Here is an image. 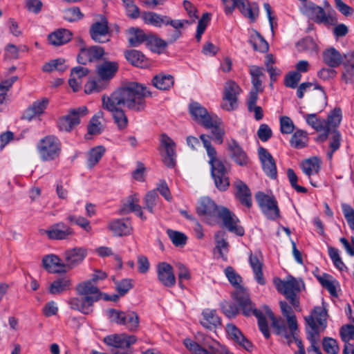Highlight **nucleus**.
Listing matches in <instances>:
<instances>
[{"label": "nucleus", "instance_id": "nucleus-41", "mask_svg": "<svg viewBox=\"0 0 354 354\" xmlns=\"http://www.w3.org/2000/svg\"><path fill=\"white\" fill-rule=\"evenodd\" d=\"M235 299L238 302L239 306L245 316L252 315V312L255 306L247 294L244 292L239 293L236 295Z\"/></svg>", "mask_w": 354, "mask_h": 354}, {"label": "nucleus", "instance_id": "nucleus-44", "mask_svg": "<svg viewBox=\"0 0 354 354\" xmlns=\"http://www.w3.org/2000/svg\"><path fill=\"white\" fill-rule=\"evenodd\" d=\"M279 304L283 315L287 319L289 330H297V322L292 308L284 301H280Z\"/></svg>", "mask_w": 354, "mask_h": 354}, {"label": "nucleus", "instance_id": "nucleus-24", "mask_svg": "<svg viewBox=\"0 0 354 354\" xmlns=\"http://www.w3.org/2000/svg\"><path fill=\"white\" fill-rule=\"evenodd\" d=\"M158 280L166 287L171 288L176 284V277L172 266L166 263L161 262L157 266Z\"/></svg>", "mask_w": 354, "mask_h": 354}, {"label": "nucleus", "instance_id": "nucleus-27", "mask_svg": "<svg viewBox=\"0 0 354 354\" xmlns=\"http://www.w3.org/2000/svg\"><path fill=\"white\" fill-rule=\"evenodd\" d=\"M86 255V250L83 248H75L66 250L64 253L66 268H73L80 264Z\"/></svg>", "mask_w": 354, "mask_h": 354}, {"label": "nucleus", "instance_id": "nucleus-28", "mask_svg": "<svg viewBox=\"0 0 354 354\" xmlns=\"http://www.w3.org/2000/svg\"><path fill=\"white\" fill-rule=\"evenodd\" d=\"M226 332L231 339L245 350L250 351L252 348V344L242 334L241 331L234 324H227Z\"/></svg>", "mask_w": 354, "mask_h": 354}, {"label": "nucleus", "instance_id": "nucleus-14", "mask_svg": "<svg viewBox=\"0 0 354 354\" xmlns=\"http://www.w3.org/2000/svg\"><path fill=\"white\" fill-rule=\"evenodd\" d=\"M221 206L217 205L208 197L203 198L197 207V213L203 216L209 225H214L216 221V217Z\"/></svg>", "mask_w": 354, "mask_h": 354}, {"label": "nucleus", "instance_id": "nucleus-57", "mask_svg": "<svg viewBox=\"0 0 354 354\" xmlns=\"http://www.w3.org/2000/svg\"><path fill=\"white\" fill-rule=\"evenodd\" d=\"M322 346L324 351L329 354H337L339 351L337 342L332 337H324L322 340Z\"/></svg>", "mask_w": 354, "mask_h": 354}, {"label": "nucleus", "instance_id": "nucleus-47", "mask_svg": "<svg viewBox=\"0 0 354 354\" xmlns=\"http://www.w3.org/2000/svg\"><path fill=\"white\" fill-rule=\"evenodd\" d=\"M160 198L155 189L149 191L143 198L144 208L149 212L154 214L155 207L159 203Z\"/></svg>", "mask_w": 354, "mask_h": 354}, {"label": "nucleus", "instance_id": "nucleus-37", "mask_svg": "<svg viewBox=\"0 0 354 354\" xmlns=\"http://www.w3.org/2000/svg\"><path fill=\"white\" fill-rule=\"evenodd\" d=\"M104 112L99 111L91 119L88 125V132L86 135V138L89 139V136L100 134L104 130V126L101 122V120L104 118Z\"/></svg>", "mask_w": 354, "mask_h": 354}, {"label": "nucleus", "instance_id": "nucleus-30", "mask_svg": "<svg viewBox=\"0 0 354 354\" xmlns=\"http://www.w3.org/2000/svg\"><path fill=\"white\" fill-rule=\"evenodd\" d=\"M202 317L200 321L201 325L209 330H214L221 324V318L215 310L209 308L203 310Z\"/></svg>", "mask_w": 354, "mask_h": 354}, {"label": "nucleus", "instance_id": "nucleus-8", "mask_svg": "<svg viewBox=\"0 0 354 354\" xmlns=\"http://www.w3.org/2000/svg\"><path fill=\"white\" fill-rule=\"evenodd\" d=\"M37 149L41 159L44 161H49L55 160L59 156L62 145L57 137L47 136L39 141Z\"/></svg>", "mask_w": 354, "mask_h": 354}, {"label": "nucleus", "instance_id": "nucleus-49", "mask_svg": "<svg viewBox=\"0 0 354 354\" xmlns=\"http://www.w3.org/2000/svg\"><path fill=\"white\" fill-rule=\"evenodd\" d=\"M225 236V232L223 231H218L214 234L216 248L220 256L225 260L226 258L225 257L224 252L227 253L228 252L229 247V243L226 241Z\"/></svg>", "mask_w": 354, "mask_h": 354}, {"label": "nucleus", "instance_id": "nucleus-17", "mask_svg": "<svg viewBox=\"0 0 354 354\" xmlns=\"http://www.w3.org/2000/svg\"><path fill=\"white\" fill-rule=\"evenodd\" d=\"M326 316L327 313L325 309L321 306H315L311 315L305 318L306 324L310 328L308 333L314 334L315 332V334L319 335L318 327L315 321L321 327L325 328L326 326Z\"/></svg>", "mask_w": 354, "mask_h": 354}, {"label": "nucleus", "instance_id": "nucleus-20", "mask_svg": "<svg viewBox=\"0 0 354 354\" xmlns=\"http://www.w3.org/2000/svg\"><path fill=\"white\" fill-rule=\"evenodd\" d=\"M105 54L104 48L100 46H92L89 48H82L77 55V62L86 65L88 62L100 60Z\"/></svg>", "mask_w": 354, "mask_h": 354}, {"label": "nucleus", "instance_id": "nucleus-51", "mask_svg": "<svg viewBox=\"0 0 354 354\" xmlns=\"http://www.w3.org/2000/svg\"><path fill=\"white\" fill-rule=\"evenodd\" d=\"M307 8L317 23H328V17L322 7L310 3Z\"/></svg>", "mask_w": 354, "mask_h": 354}, {"label": "nucleus", "instance_id": "nucleus-5", "mask_svg": "<svg viewBox=\"0 0 354 354\" xmlns=\"http://www.w3.org/2000/svg\"><path fill=\"white\" fill-rule=\"evenodd\" d=\"M183 343L185 346L194 354H233L224 345L207 336L204 337L203 344L208 350L189 338L184 339Z\"/></svg>", "mask_w": 354, "mask_h": 354}, {"label": "nucleus", "instance_id": "nucleus-36", "mask_svg": "<svg viewBox=\"0 0 354 354\" xmlns=\"http://www.w3.org/2000/svg\"><path fill=\"white\" fill-rule=\"evenodd\" d=\"M212 126L209 127H204L205 129H211V134L212 136H208L209 140L211 142V139L213 140L217 144H222L223 142V137L225 134V130L223 128L219 126L221 121L220 119L216 116L212 120Z\"/></svg>", "mask_w": 354, "mask_h": 354}, {"label": "nucleus", "instance_id": "nucleus-39", "mask_svg": "<svg viewBox=\"0 0 354 354\" xmlns=\"http://www.w3.org/2000/svg\"><path fill=\"white\" fill-rule=\"evenodd\" d=\"M249 263L252 268L257 282L260 285L266 283L262 272L263 263L259 258L252 253L249 256Z\"/></svg>", "mask_w": 354, "mask_h": 354}, {"label": "nucleus", "instance_id": "nucleus-11", "mask_svg": "<svg viewBox=\"0 0 354 354\" xmlns=\"http://www.w3.org/2000/svg\"><path fill=\"white\" fill-rule=\"evenodd\" d=\"M220 219L223 225L230 232H232L238 236H243L245 233L244 228L239 223V219L234 213L231 212L225 207H221L219 213L216 217V221Z\"/></svg>", "mask_w": 354, "mask_h": 354}, {"label": "nucleus", "instance_id": "nucleus-61", "mask_svg": "<svg viewBox=\"0 0 354 354\" xmlns=\"http://www.w3.org/2000/svg\"><path fill=\"white\" fill-rule=\"evenodd\" d=\"M328 255L332 260L334 266L340 270H343L344 269H346V266L344 263L342 261L341 257L339 254V250L332 246L328 248Z\"/></svg>", "mask_w": 354, "mask_h": 354}, {"label": "nucleus", "instance_id": "nucleus-25", "mask_svg": "<svg viewBox=\"0 0 354 354\" xmlns=\"http://www.w3.org/2000/svg\"><path fill=\"white\" fill-rule=\"evenodd\" d=\"M236 189L234 196L242 205L250 209L252 206V193L248 186L242 180H236L234 183Z\"/></svg>", "mask_w": 354, "mask_h": 354}, {"label": "nucleus", "instance_id": "nucleus-32", "mask_svg": "<svg viewBox=\"0 0 354 354\" xmlns=\"http://www.w3.org/2000/svg\"><path fill=\"white\" fill-rule=\"evenodd\" d=\"M49 100L46 97L38 100L32 103L24 112L23 118L31 120L35 117L42 114L47 108Z\"/></svg>", "mask_w": 354, "mask_h": 354}, {"label": "nucleus", "instance_id": "nucleus-16", "mask_svg": "<svg viewBox=\"0 0 354 354\" xmlns=\"http://www.w3.org/2000/svg\"><path fill=\"white\" fill-rule=\"evenodd\" d=\"M189 111L192 118L203 127L212 126V120L216 115H211L200 103L194 102L189 105Z\"/></svg>", "mask_w": 354, "mask_h": 354}, {"label": "nucleus", "instance_id": "nucleus-45", "mask_svg": "<svg viewBox=\"0 0 354 354\" xmlns=\"http://www.w3.org/2000/svg\"><path fill=\"white\" fill-rule=\"evenodd\" d=\"M301 167L303 172L310 177L311 175L319 173L320 170V162L317 158L314 157L303 161Z\"/></svg>", "mask_w": 354, "mask_h": 354}, {"label": "nucleus", "instance_id": "nucleus-3", "mask_svg": "<svg viewBox=\"0 0 354 354\" xmlns=\"http://www.w3.org/2000/svg\"><path fill=\"white\" fill-rule=\"evenodd\" d=\"M207 154L209 158V164L211 167V174L214 180L216 187L221 192L226 191L230 187L229 178L227 176V169L221 160L217 158L216 149L210 144L208 136L205 134L200 136Z\"/></svg>", "mask_w": 354, "mask_h": 354}, {"label": "nucleus", "instance_id": "nucleus-21", "mask_svg": "<svg viewBox=\"0 0 354 354\" xmlns=\"http://www.w3.org/2000/svg\"><path fill=\"white\" fill-rule=\"evenodd\" d=\"M160 146L165 151V156L163 157L164 164L167 167H174L176 165V143L167 134L162 133L160 136Z\"/></svg>", "mask_w": 354, "mask_h": 354}, {"label": "nucleus", "instance_id": "nucleus-46", "mask_svg": "<svg viewBox=\"0 0 354 354\" xmlns=\"http://www.w3.org/2000/svg\"><path fill=\"white\" fill-rule=\"evenodd\" d=\"M129 43L131 46L136 47L142 44L144 41H147L148 36L144 32L136 28H131L129 30Z\"/></svg>", "mask_w": 354, "mask_h": 354}, {"label": "nucleus", "instance_id": "nucleus-19", "mask_svg": "<svg viewBox=\"0 0 354 354\" xmlns=\"http://www.w3.org/2000/svg\"><path fill=\"white\" fill-rule=\"evenodd\" d=\"M136 341L137 337L135 335L126 333L110 335L104 338V342L108 346L121 349L129 348Z\"/></svg>", "mask_w": 354, "mask_h": 354}, {"label": "nucleus", "instance_id": "nucleus-34", "mask_svg": "<svg viewBox=\"0 0 354 354\" xmlns=\"http://www.w3.org/2000/svg\"><path fill=\"white\" fill-rule=\"evenodd\" d=\"M322 58L324 64L328 67L337 68L342 64L343 55L334 47H330L323 52Z\"/></svg>", "mask_w": 354, "mask_h": 354}, {"label": "nucleus", "instance_id": "nucleus-2", "mask_svg": "<svg viewBox=\"0 0 354 354\" xmlns=\"http://www.w3.org/2000/svg\"><path fill=\"white\" fill-rule=\"evenodd\" d=\"M76 291L82 298H72L69 300L70 307L83 314L88 315L93 311V304L101 299L102 293L99 288L93 284L91 280L85 281L79 283Z\"/></svg>", "mask_w": 354, "mask_h": 354}, {"label": "nucleus", "instance_id": "nucleus-33", "mask_svg": "<svg viewBox=\"0 0 354 354\" xmlns=\"http://www.w3.org/2000/svg\"><path fill=\"white\" fill-rule=\"evenodd\" d=\"M72 32L64 28L58 29L48 36V42L55 46H59L67 44L72 39Z\"/></svg>", "mask_w": 354, "mask_h": 354}, {"label": "nucleus", "instance_id": "nucleus-42", "mask_svg": "<svg viewBox=\"0 0 354 354\" xmlns=\"http://www.w3.org/2000/svg\"><path fill=\"white\" fill-rule=\"evenodd\" d=\"M250 74L252 89L263 91V88L261 78L265 76L263 68L257 66H252L250 67Z\"/></svg>", "mask_w": 354, "mask_h": 354}, {"label": "nucleus", "instance_id": "nucleus-58", "mask_svg": "<svg viewBox=\"0 0 354 354\" xmlns=\"http://www.w3.org/2000/svg\"><path fill=\"white\" fill-rule=\"evenodd\" d=\"M125 311L118 310L114 308H109L106 310V315L111 322L122 325L124 323Z\"/></svg>", "mask_w": 354, "mask_h": 354}, {"label": "nucleus", "instance_id": "nucleus-64", "mask_svg": "<svg viewBox=\"0 0 354 354\" xmlns=\"http://www.w3.org/2000/svg\"><path fill=\"white\" fill-rule=\"evenodd\" d=\"M342 209L347 221V223L351 230H354V209L348 204H342Z\"/></svg>", "mask_w": 354, "mask_h": 354}, {"label": "nucleus", "instance_id": "nucleus-38", "mask_svg": "<svg viewBox=\"0 0 354 354\" xmlns=\"http://www.w3.org/2000/svg\"><path fill=\"white\" fill-rule=\"evenodd\" d=\"M124 56L127 61L135 66L145 68L148 64L145 56L137 50H127Z\"/></svg>", "mask_w": 354, "mask_h": 354}, {"label": "nucleus", "instance_id": "nucleus-43", "mask_svg": "<svg viewBox=\"0 0 354 354\" xmlns=\"http://www.w3.org/2000/svg\"><path fill=\"white\" fill-rule=\"evenodd\" d=\"M71 281L68 277L59 278L55 280L50 286L49 292L58 295L71 288Z\"/></svg>", "mask_w": 354, "mask_h": 354}, {"label": "nucleus", "instance_id": "nucleus-59", "mask_svg": "<svg viewBox=\"0 0 354 354\" xmlns=\"http://www.w3.org/2000/svg\"><path fill=\"white\" fill-rule=\"evenodd\" d=\"M220 306L224 315L229 318H234L239 313L237 305L232 302L224 301Z\"/></svg>", "mask_w": 354, "mask_h": 354}, {"label": "nucleus", "instance_id": "nucleus-50", "mask_svg": "<svg viewBox=\"0 0 354 354\" xmlns=\"http://www.w3.org/2000/svg\"><path fill=\"white\" fill-rule=\"evenodd\" d=\"M124 317L122 325L129 331H136L139 327L140 322L138 314L134 311L128 310L125 311Z\"/></svg>", "mask_w": 354, "mask_h": 354}, {"label": "nucleus", "instance_id": "nucleus-12", "mask_svg": "<svg viewBox=\"0 0 354 354\" xmlns=\"http://www.w3.org/2000/svg\"><path fill=\"white\" fill-rule=\"evenodd\" d=\"M88 111L86 106H82L69 111L68 114L60 118L58 120V127L62 131H71L75 126L80 122V117L86 115Z\"/></svg>", "mask_w": 354, "mask_h": 354}, {"label": "nucleus", "instance_id": "nucleus-10", "mask_svg": "<svg viewBox=\"0 0 354 354\" xmlns=\"http://www.w3.org/2000/svg\"><path fill=\"white\" fill-rule=\"evenodd\" d=\"M255 199L263 213L270 220H275L279 217V209L277 201L273 196L258 192L255 194Z\"/></svg>", "mask_w": 354, "mask_h": 354}, {"label": "nucleus", "instance_id": "nucleus-18", "mask_svg": "<svg viewBox=\"0 0 354 354\" xmlns=\"http://www.w3.org/2000/svg\"><path fill=\"white\" fill-rule=\"evenodd\" d=\"M227 150L230 158L239 166H247L250 162V158L239 142L231 139L227 142Z\"/></svg>", "mask_w": 354, "mask_h": 354}, {"label": "nucleus", "instance_id": "nucleus-13", "mask_svg": "<svg viewBox=\"0 0 354 354\" xmlns=\"http://www.w3.org/2000/svg\"><path fill=\"white\" fill-rule=\"evenodd\" d=\"M39 233L46 235L50 240H66L74 234L73 230L64 222H58L49 226L48 229H41Z\"/></svg>", "mask_w": 354, "mask_h": 354}, {"label": "nucleus", "instance_id": "nucleus-53", "mask_svg": "<svg viewBox=\"0 0 354 354\" xmlns=\"http://www.w3.org/2000/svg\"><path fill=\"white\" fill-rule=\"evenodd\" d=\"M305 119L307 124L317 131H321L327 127L326 120L318 118L315 113L306 114Z\"/></svg>", "mask_w": 354, "mask_h": 354}, {"label": "nucleus", "instance_id": "nucleus-35", "mask_svg": "<svg viewBox=\"0 0 354 354\" xmlns=\"http://www.w3.org/2000/svg\"><path fill=\"white\" fill-rule=\"evenodd\" d=\"M151 83L158 90L167 91L173 86L174 78L169 74L158 73L153 77Z\"/></svg>", "mask_w": 354, "mask_h": 354}, {"label": "nucleus", "instance_id": "nucleus-56", "mask_svg": "<svg viewBox=\"0 0 354 354\" xmlns=\"http://www.w3.org/2000/svg\"><path fill=\"white\" fill-rule=\"evenodd\" d=\"M342 115L341 109L335 108L332 111H330V113L328 114L327 117V120H326L327 127H328L329 128L330 127H337L342 121Z\"/></svg>", "mask_w": 354, "mask_h": 354}, {"label": "nucleus", "instance_id": "nucleus-40", "mask_svg": "<svg viewBox=\"0 0 354 354\" xmlns=\"http://www.w3.org/2000/svg\"><path fill=\"white\" fill-rule=\"evenodd\" d=\"M141 17L146 24L158 28L165 25V20L167 19V15H161L153 12H143Z\"/></svg>", "mask_w": 354, "mask_h": 354}, {"label": "nucleus", "instance_id": "nucleus-62", "mask_svg": "<svg viewBox=\"0 0 354 354\" xmlns=\"http://www.w3.org/2000/svg\"><path fill=\"white\" fill-rule=\"evenodd\" d=\"M297 46L299 50L316 52L317 50V45L315 40L310 37H307L297 43Z\"/></svg>", "mask_w": 354, "mask_h": 354}, {"label": "nucleus", "instance_id": "nucleus-1", "mask_svg": "<svg viewBox=\"0 0 354 354\" xmlns=\"http://www.w3.org/2000/svg\"><path fill=\"white\" fill-rule=\"evenodd\" d=\"M147 97H152V92L147 86L138 82H129L110 95H103L102 106L111 113L118 129L124 130L128 126L129 120L122 107L136 112L142 111L146 107L145 98Z\"/></svg>", "mask_w": 354, "mask_h": 354}, {"label": "nucleus", "instance_id": "nucleus-52", "mask_svg": "<svg viewBox=\"0 0 354 354\" xmlns=\"http://www.w3.org/2000/svg\"><path fill=\"white\" fill-rule=\"evenodd\" d=\"M292 147L296 149L304 148L308 142L307 132L304 130L296 131L290 140Z\"/></svg>", "mask_w": 354, "mask_h": 354}, {"label": "nucleus", "instance_id": "nucleus-55", "mask_svg": "<svg viewBox=\"0 0 354 354\" xmlns=\"http://www.w3.org/2000/svg\"><path fill=\"white\" fill-rule=\"evenodd\" d=\"M167 234L172 243L176 247L184 246L187 243V237L183 232L168 229Z\"/></svg>", "mask_w": 354, "mask_h": 354}, {"label": "nucleus", "instance_id": "nucleus-60", "mask_svg": "<svg viewBox=\"0 0 354 354\" xmlns=\"http://www.w3.org/2000/svg\"><path fill=\"white\" fill-rule=\"evenodd\" d=\"M84 15L78 7H73L66 9L64 12V18L69 22H73L82 19Z\"/></svg>", "mask_w": 354, "mask_h": 354}, {"label": "nucleus", "instance_id": "nucleus-29", "mask_svg": "<svg viewBox=\"0 0 354 354\" xmlns=\"http://www.w3.org/2000/svg\"><path fill=\"white\" fill-rule=\"evenodd\" d=\"M44 268L49 272H65L66 266L62 263L60 258L55 254H48L42 259Z\"/></svg>", "mask_w": 354, "mask_h": 354}, {"label": "nucleus", "instance_id": "nucleus-22", "mask_svg": "<svg viewBox=\"0 0 354 354\" xmlns=\"http://www.w3.org/2000/svg\"><path fill=\"white\" fill-rule=\"evenodd\" d=\"M258 154L263 171L272 179H275L277 176V166L274 159L270 153L264 147H259Z\"/></svg>", "mask_w": 354, "mask_h": 354}, {"label": "nucleus", "instance_id": "nucleus-26", "mask_svg": "<svg viewBox=\"0 0 354 354\" xmlns=\"http://www.w3.org/2000/svg\"><path fill=\"white\" fill-rule=\"evenodd\" d=\"M108 229L115 236H127L131 234L133 227L130 221L125 218H117L108 223Z\"/></svg>", "mask_w": 354, "mask_h": 354}, {"label": "nucleus", "instance_id": "nucleus-63", "mask_svg": "<svg viewBox=\"0 0 354 354\" xmlns=\"http://www.w3.org/2000/svg\"><path fill=\"white\" fill-rule=\"evenodd\" d=\"M301 75L294 71H290L285 76L284 84L286 87L295 88L301 80Z\"/></svg>", "mask_w": 354, "mask_h": 354}, {"label": "nucleus", "instance_id": "nucleus-7", "mask_svg": "<svg viewBox=\"0 0 354 354\" xmlns=\"http://www.w3.org/2000/svg\"><path fill=\"white\" fill-rule=\"evenodd\" d=\"M274 283L277 291L283 294L292 306L295 308L299 306V302L297 299L296 293L300 291V286L295 278L290 276L287 281L274 278Z\"/></svg>", "mask_w": 354, "mask_h": 354}, {"label": "nucleus", "instance_id": "nucleus-9", "mask_svg": "<svg viewBox=\"0 0 354 354\" xmlns=\"http://www.w3.org/2000/svg\"><path fill=\"white\" fill-rule=\"evenodd\" d=\"M241 92L240 86L233 80L225 83L221 107L227 111L238 108V97Z\"/></svg>", "mask_w": 354, "mask_h": 354}, {"label": "nucleus", "instance_id": "nucleus-23", "mask_svg": "<svg viewBox=\"0 0 354 354\" xmlns=\"http://www.w3.org/2000/svg\"><path fill=\"white\" fill-rule=\"evenodd\" d=\"M342 64L343 71L341 80L345 84H352L354 82V50H348L343 55Z\"/></svg>", "mask_w": 354, "mask_h": 354}, {"label": "nucleus", "instance_id": "nucleus-15", "mask_svg": "<svg viewBox=\"0 0 354 354\" xmlns=\"http://www.w3.org/2000/svg\"><path fill=\"white\" fill-rule=\"evenodd\" d=\"M91 39L97 43H106L110 40L109 27L107 19L101 17L100 21L91 24L89 28Z\"/></svg>", "mask_w": 354, "mask_h": 354}, {"label": "nucleus", "instance_id": "nucleus-54", "mask_svg": "<svg viewBox=\"0 0 354 354\" xmlns=\"http://www.w3.org/2000/svg\"><path fill=\"white\" fill-rule=\"evenodd\" d=\"M250 42L255 50L261 53H266L269 49L268 42L259 32H256V35L251 37Z\"/></svg>", "mask_w": 354, "mask_h": 354}, {"label": "nucleus", "instance_id": "nucleus-48", "mask_svg": "<svg viewBox=\"0 0 354 354\" xmlns=\"http://www.w3.org/2000/svg\"><path fill=\"white\" fill-rule=\"evenodd\" d=\"M105 151V148L103 146H97L92 148L88 153V167L91 169L97 165L104 156Z\"/></svg>", "mask_w": 354, "mask_h": 354}, {"label": "nucleus", "instance_id": "nucleus-31", "mask_svg": "<svg viewBox=\"0 0 354 354\" xmlns=\"http://www.w3.org/2000/svg\"><path fill=\"white\" fill-rule=\"evenodd\" d=\"M139 199L136 196H130L127 202L124 203L120 210V214H124L129 212H134L142 220L146 221L147 217L144 215L142 207L138 204Z\"/></svg>", "mask_w": 354, "mask_h": 354}, {"label": "nucleus", "instance_id": "nucleus-4", "mask_svg": "<svg viewBox=\"0 0 354 354\" xmlns=\"http://www.w3.org/2000/svg\"><path fill=\"white\" fill-rule=\"evenodd\" d=\"M119 68L117 62L105 60L96 66L98 79L88 81L84 86L86 94L99 93L108 88L110 80L116 75Z\"/></svg>", "mask_w": 354, "mask_h": 354}, {"label": "nucleus", "instance_id": "nucleus-6", "mask_svg": "<svg viewBox=\"0 0 354 354\" xmlns=\"http://www.w3.org/2000/svg\"><path fill=\"white\" fill-rule=\"evenodd\" d=\"M264 309L268 317L272 320V326L276 328L277 333L283 337L289 344L295 340L299 348L295 354H306L302 342L297 336V330H288L283 321L277 319L268 306H265Z\"/></svg>", "mask_w": 354, "mask_h": 354}]
</instances>
